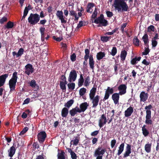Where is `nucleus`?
<instances>
[{
    "instance_id": "nucleus-37",
    "label": "nucleus",
    "mask_w": 159,
    "mask_h": 159,
    "mask_svg": "<svg viewBox=\"0 0 159 159\" xmlns=\"http://www.w3.org/2000/svg\"><path fill=\"white\" fill-rule=\"evenodd\" d=\"M60 86L61 89L62 90L63 92H66V86L63 83V81H60Z\"/></svg>"
},
{
    "instance_id": "nucleus-21",
    "label": "nucleus",
    "mask_w": 159,
    "mask_h": 159,
    "mask_svg": "<svg viewBox=\"0 0 159 159\" xmlns=\"http://www.w3.org/2000/svg\"><path fill=\"white\" fill-rule=\"evenodd\" d=\"M69 113L71 116H74L77 113H80L77 106L70 110Z\"/></svg>"
},
{
    "instance_id": "nucleus-31",
    "label": "nucleus",
    "mask_w": 159,
    "mask_h": 159,
    "mask_svg": "<svg viewBox=\"0 0 159 159\" xmlns=\"http://www.w3.org/2000/svg\"><path fill=\"white\" fill-rule=\"evenodd\" d=\"M85 55L84 57V61H87L88 58L90 57L89 53L90 50L88 49H86L85 50Z\"/></svg>"
},
{
    "instance_id": "nucleus-55",
    "label": "nucleus",
    "mask_w": 159,
    "mask_h": 159,
    "mask_svg": "<svg viewBox=\"0 0 159 159\" xmlns=\"http://www.w3.org/2000/svg\"><path fill=\"white\" fill-rule=\"evenodd\" d=\"M157 44V42L156 40L152 39V44L153 47H156Z\"/></svg>"
},
{
    "instance_id": "nucleus-36",
    "label": "nucleus",
    "mask_w": 159,
    "mask_h": 159,
    "mask_svg": "<svg viewBox=\"0 0 159 159\" xmlns=\"http://www.w3.org/2000/svg\"><path fill=\"white\" fill-rule=\"evenodd\" d=\"M134 44L136 46H139V45L140 40L137 37L135 36L133 40Z\"/></svg>"
},
{
    "instance_id": "nucleus-46",
    "label": "nucleus",
    "mask_w": 159,
    "mask_h": 159,
    "mask_svg": "<svg viewBox=\"0 0 159 159\" xmlns=\"http://www.w3.org/2000/svg\"><path fill=\"white\" fill-rule=\"evenodd\" d=\"M30 85L32 88H35L37 85L35 80H31L30 83Z\"/></svg>"
},
{
    "instance_id": "nucleus-19",
    "label": "nucleus",
    "mask_w": 159,
    "mask_h": 159,
    "mask_svg": "<svg viewBox=\"0 0 159 159\" xmlns=\"http://www.w3.org/2000/svg\"><path fill=\"white\" fill-rule=\"evenodd\" d=\"M8 76V74H5L0 76V87L4 85Z\"/></svg>"
},
{
    "instance_id": "nucleus-15",
    "label": "nucleus",
    "mask_w": 159,
    "mask_h": 159,
    "mask_svg": "<svg viewBox=\"0 0 159 159\" xmlns=\"http://www.w3.org/2000/svg\"><path fill=\"white\" fill-rule=\"evenodd\" d=\"M89 104L87 102H83L80 105V108L78 107V109L80 113L84 112L87 108Z\"/></svg>"
},
{
    "instance_id": "nucleus-54",
    "label": "nucleus",
    "mask_w": 159,
    "mask_h": 159,
    "mask_svg": "<svg viewBox=\"0 0 159 159\" xmlns=\"http://www.w3.org/2000/svg\"><path fill=\"white\" fill-rule=\"evenodd\" d=\"M116 140L115 139H113L111 142V148L114 147L116 143Z\"/></svg>"
},
{
    "instance_id": "nucleus-43",
    "label": "nucleus",
    "mask_w": 159,
    "mask_h": 159,
    "mask_svg": "<svg viewBox=\"0 0 159 159\" xmlns=\"http://www.w3.org/2000/svg\"><path fill=\"white\" fill-rule=\"evenodd\" d=\"M79 138L78 137H76L75 138L74 140H72L71 141V143L73 142V144L75 146L77 145L79 143Z\"/></svg>"
},
{
    "instance_id": "nucleus-44",
    "label": "nucleus",
    "mask_w": 159,
    "mask_h": 159,
    "mask_svg": "<svg viewBox=\"0 0 159 159\" xmlns=\"http://www.w3.org/2000/svg\"><path fill=\"white\" fill-rule=\"evenodd\" d=\"M90 77L89 76H87L85 78L84 81V85L85 86H89L90 83Z\"/></svg>"
},
{
    "instance_id": "nucleus-51",
    "label": "nucleus",
    "mask_w": 159,
    "mask_h": 159,
    "mask_svg": "<svg viewBox=\"0 0 159 159\" xmlns=\"http://www.w3.org/2000/svg\"><path fill=\"white\" fill-rule=\"evenodd\" d=\"M7 20V18L5 16L3 17L2 18L0 19V23L3 24L4 23L6 22Z\"/></svg>"
},
{
    "instance_id": "nucleus-17",
    "label": "nucleus",
    "mask_w": 159,
    "mask_h": 159,
    "mask_svg": "<svg viewBox=\"0 0 159 159\" xmlns=\"http://www.w3.org/2000/svg\"><path fill=\"white\" fill-rule=\"evenodd\" d=\"M120 94L119 93H115L112 94L111 98L115 104L118 103L120 98Z\"/></svg>"
},
{
    "instance_id": "nucleus-61",
    "label": "nucleus",
    "mask_w": 159,
    "mask_h": 159,
    "mask_svg": "<svg viewBox=\"0 0 159 159\" xmlns=\"http://www.w3.org/2000/svg\"><path fill=\"white\" fill-rule=\"evenodd\" d=\"M127 25V23H123L122 25L120 27V30H121V31L122 33L124 32V28H125Z\"/></svg>"
},
{
    "instance_id": "nucleus-25",
    "label": "nucleus",
    "mask_w": 159,
    "mask_h": 159,
    "mask_svg": "<svg viewBox=\"0 0 159 159\" xmlns=\"http://www.w3.org/2000/svg\"><path fill=\"white\" fill-rule=\"evenodd\" d=\"M142 39L144 42V45L147 47H148L149 39L148 35L145 34L142 37Z\"/></svg>"
},
{
    "instance_id": "nucleus-57",
    "label": "nucleus",
    "mask_w": 159,
    "mask_h": 159,
    "mask_svg": "<svg viewBox=\"0 0 159 159\" xmlns=\"http://www.w3.org/2000/svg\"><path fill=\"white\" fill-rule=\"evenodd\" d=\"M76 55L75 53H73L70 56V59L72 61H74L76 60Z\"/></svg>"
},
{
    "instance_id": "nucleus-23",
    "label": "nucleus",
    "mask_w": 159,
    "mask_h": 159,
    "mask_svg": "<svg viewBox=\"0 0 159 159\" xmlns=\"http://www.w3.org/2000/svg\"><path fill=\"white\" fill-rule=\"evenodd\" d=\"M89 65L90 68L93 70H94V67L95 61L93 60V55H90L89 58Z\"/></svg>"
},
{
    "instance_id": "nucleus-60",
    "label": "nucleus",
    "mask_w": 159,
    "mask_h": 159,
    "mask_svg": "<svg viewBox=\"0 0 159 159\" xmlns=\"http://www.w3.org/2000/svg\"><path fill=\"white\" fill-rule=\"evenodd\" d=\"M32 146L35 149H38L39 148V146L38 143L36 142L33 143Z\"/></svg>"
},
{
    "instance_id": "nucleus-52",
    "label": "nucleus",
    "mask_w": 159,
    "mask_h": 159,
    "mask_svg": "<svg viewBox=\"0 0 159 159\" xmlns=\"http://www.w3.org/2000/svg\"><path fill=\"white\" fill-rule=\"evenodd\" d=\"M84 82V80H81V79H79L78 80V85L79 87H80L82 86L83 85V83Z\"/></svg>"
},
{
    "instance_id": "nucleus-14",
    "label": "nucleus",
    "mask_w": 159,
    "mask_h": 159,
    "mask_svg": "<svg viewBox=\"0 0 159 159\" xmlns=\"http://www.w3.org/2000/svg\"><path fill=\"white\" fill-rule=\"evenodd\" d=\"M107 122V118L105 115L103 114L101 116L98 121V125L100 128L102 127L104 125L106 124Z\"/></svg>"
},
{
    "instance_id": "nucleus-35",
    "label": "nucleus",
    "mask_w": 159,
    "mask_h": 159,
    "mask_svg": "<svg viewBox=\"0 0 159 159\" xmlns=\"http://www.w3.org/2000/svg\"><path fill=\"white\" fill-rule=\"evenodd\" d=\"M151 144L148 143L145 146V150L147 153L150 152L151 150Z\"/></svg>"
},
{
    "instance_id": "nucleus-48",
    "label": "nucleus",
    "mask_w": 159,
    "mask_h": 159,
    "mask_svg": "<svg viewBox=\"0 0 159 159\" xmlns=\"http://www.w3.org/2000/svg\"><path fill=\"white\" fill-rule=\"evenodd\" d=\"M131 152V151H130V150H125V152L124 153L123 155V157L125 158L129 156Z\"/></svg>"
},
{
    "instance_id": "nucleus-39",
    "label": "nucleus",
    "mask_w": 159,
    "mask_h": 159,
    "mask_svg": "<svg viewBox=\"0 0 159 159\" xmlns=\"http://www.w3.org/2000/svg\"><path fill=\"white\" fill-rule=\"evenodd\" d=\"M87 89L84 88H81L79 90V94L80 96H84L86 92Z\"/></svg>"
},
{
    "instance_id": "nucleus-30",
    "label": "nucleus",
    "mask_w": 159,
    "mask_h": 159,
    "mask_svg": "<svg viewBox=\"0 0 159 159\" xmlns=\"http://www.w3.org/2000/svg\"><path fill=\"white\" fill-rule=\"evenodd\" d=\"M127 55V52L125 50H122L120 53V57L121 60L123 61L125 60L126 57Z\"/></svg>"
},
{
    "instance_id": "nucleus-34",
    "label": "nucleus",
    "mask_w": 159,
    "mask_h": 159,
    "mask_svg": "<svg viewBox=\"0 0 159 159\" xmlns=\"http://www.w3.org/2000/svg\"><path fill=\"white\" fill-rule=\"evenodd\" d=\"M97 89L96 88L93 87L90 91V93L89 94V98L95 96L96 92Z\"/></svg>"
},
{
    "instance_id": "nucleus-4",
    "label": "nucleus",
    "mask_w": 159,
    "mask_h": 159,
    "mask_svg": "<svg viewBox=\"0 0 159 159\" xmlns=\"http://www.w3.org/2000/svg\"><path fill=\"white\" fill-rule=\"evenodd\" d=\"M94 22L97 24H99L97 26L98 27H106L108 25L107 20L104 19V15L102 14H101L99 16L95 19Z\"/></svg>"
},
{
    "instance_id": "nucleus-47",
    "label": "nucleus",
    "mask_w": 159,
    "mask_h": 159,
    "mask_svg": "<svg viewBox=\"0 0 159 159\" xmlns=\"http://www.w3.org/2000/svg\"><path fill=\"white\" fill-rule=\"evenodd\" d=\"M98 14V9L97 8H95V9L94 10V11L93 13V14L91 16V18H93L95 19Z\"/></svg>"
},
{
    "instance_id": "nucleus-53",
    "label": "nucleus",
    "mask_w": 159,
    "mask_h": 159,
    "mask_svg": "<svg viewBox=\"0 0 159 159\" xmlns=\"http://www.w3.org/2000/svg\"><path fill=\"white\" fill-rule=\"evenodd\" d=\"M94 4L93 3L89 2L88 3L87 8L91 9L94 6Z\"/></svg>"
},
{
    "instance_id": "nucleus-28",
    "label": "nucleus",
    "mask_w": 159,
    "mask_h": 159,
    "mask_svg": "<svg viewBox=\"0 0 159 159\" xmlns=\"http://www.w3.org/2000/svg\"><path fill=\"white\" fill-rule=\"evenodd\" d=\"M65 152L63 150L61 151L60 153L58 152L57 154L58 159H67L65 157Z\"/></svg>"
},
{
    "instance_id": "nucleus-11",
    "label": "nucleus",
    "mask_w": 159,
    "mask_h": 159,
    "mask_svg": "<svg viewBox=\"0 0 159 159\" xmlns=\"http://www.w3.org/2000/svg\"><path fill=\"white\" fill-rule=\"evenodd\" d=\"M46 136L47 134L44 131H41L37 135L38 140L40 143H43L45 141Z\"/></svg>"
},
{
    "instance_id": "nucleus-24",
    "label": "nucleus",
    "mask_w": 159,
    "mask_h": 159,
    "mask_svg": "<svg viewBox=\"0 0 159 159\" xmlns=\"http://www.w3.org/2000/svg\"><path fill=\"white\" fill-rule=\"evenodd\" d=\"M69 113L68 109L64 107L62 108L61 111V116L62 117H66Z\"/></svg>"
},
{
    "instance_id": "nucleus-22",
    "label": "nucleus",
    "mask_w": 159,
    "mask_h": 159,
    "mask_svg": "<svg viewBox=\"0 0 159 159\" xmlns=\"http://www.w3.org/2000/svg\"><path fill=\"white\" fill-rule=\"evenodd\" d=\"M24 52V49L23 48H20L18 52L17 53L16 52H12V54L13 57H15L16 56V57H21V55L23 54Z\"/></svg>"
},
{
    "instance_id": "nucleus-45",
    "label": "nucleus",
    "mask_w": 159,
    "mask_h": 159,
    "mask_svg": "<svg viewBox=\"0 0 159 159\" xmlns=\"http://www.w3.org/2000/svg\"><path fill=\"white\" fill-rule=\"evenodd\" d=\"M144 49V51L142 53V54L143 55H146L148 54L150 52V50L148 46L147 47V48L145 47Z\"/></svg>"
},
{
    "instance_id": "nucleus-12",
    "label": "nucleus",
    "mask_w": 159,
    "mask_h": 159,
    "mask_svg": "<svg viewBox=\"0 0 159 159\" xmlns=\"http://www.w3.org/2000/svg\"><path fill=\"white\" fill-rule=\"evenodd\" d=\"M100 98V96L98 95H97L95 97L89 98L93 104L92 107H96L98 105Z\"/></svg>"
},
{
    "instance_id": "nucleus-56",
    "label": "nucleus",
    "mask_w": 159,
    "mask_h": 159,
    "mask_svg": "<svg viewBox=\"0 0 159 159\" xmlns=\"http://www.w3.org/2000/svg\"><path fill=\"white\" fill-rule=\"evenodd\" d=\"M119 66V64H116L114 66V67L115 71V74L117 75L118 74V66Z\"/></svg>"
},
{
    "instance_id": "nucleus-38",
    "label": "nucleus",
    "mask_w": 159,
    "mask_h": 159,
    "mask_svg": "<svg viewBox=\"0 0 159 159\" xmlns=\"http://www.w3.org/2000/svg\"><path fill=\"white\" fill-rule=\"evenodd\" d=\"M141 58V57H136L131 60V63L132 65H134L136 63L137 61H139L140 60Z\"/></svg>"
},
{
    "instance_id": "nucleus-32",
    "label": "nucleus",
    "mask_w": 159,
    "mask_h": 159,
    "mask_svg": "<svg viewBox=\"0 0 159 159\" xmlns=\"http://www.w3.org/2000/svg\"><path fill=\"white\" fill-rule=\"evenodd\" d=\"M74 102V100L73 99H70L66 103H65L64 106L65 107L69 109L71 106Z\"/></svg>"
},
{
    "instance_id": "nucleus-33",
    "label": "nucleus",
    "mask_w": 159,
    "mask_h": 159,
    "mask_svg": "<svg viewBox=\"0 0 159 159\" xmlns=\"http://www.w3.org/2000/svg\"><path fill=\"white\" fill-rule=\"evenodd\" d=\"M124 143H122L119 146V150L118 151L117 155H120L123 152L124 149Z\"/></svg>"
},
{
    "instance_id": "nucleus-29",
    "label": "nucleus",
    "mask_w": 159,
    "mask_h": 159,
    "mask_svg": "<svg viewBox=\"0 0 159 159\" xmlns=\"http://www.w3.org/2000/svg\"><path fill=\"white\" fill-rule=\"evenodd\" d=\"M105 54L104 52H100L97 53L96 55L97 58L98 60H100L105 57Z\"/></svg>"
},
{
    "instance_id": "nucleus-20",
    "label": "nucleus",
    "mask_w": 159,
    "mask_h": 159,
    "mask_svg": "<svg viewBox=\"0 0 159 159\" xmlns=\"http://www.w3.org/2000/svg\"><path fill=\"white\" fill-rule=\"evenodd\" d=\"M16 145H15V143H13V146L11 147L10 149L8 150L9 152L8 156L11 157H12L15 153L16 152Z\"/></svg>"
},
{
    "instance_id": "nucleus-18",
    "label": "nucleus",
    "mask_w": 159,
    "mask_h": 159,
    "mask_svg": "<svg viewBox=\"0 0 159 159\" xmlns=\"http://www.w3.org/2000/svg\"><path fill=\"white\" fill-rule=\"evenodd\" d=\"M134 111L133 108L130 106L125 111V116L126 117H129L131 116Z\"/></svg>"
},
{
    "instance_id": "nucleus-64",
    "label": "nucleus",
    "mask_w": 159,
    "mask_h": 159,
    "mask_svg": "<svg viewBox=\"0 0 159 159\" xmlns=\"http://www.w3.org/2000/svg\"><path fill=\"white\" fill-rule=\"evenodd\" d=\"M99 133V130H96L91 133V135L92 136H96Z\"/></svg>"
},
{
    "instance_id": "nucleus-62",
    "label": "nucleus",
    "mask_w": 159,
    "mask_h": 159,
    "mask_svg": "<svg viewBox=\"0 0 159 159\" xmlns=\"http://www.w3.org/2000/svg\"><path fill=\"white\" fill-rule=\"evenodd\" d=\"M142 63V64H143L146 66H148L150 64V61H149V62H148L147 61V60L146 59H144Z\"/></svg>"
},
{
    "instance_id": "nucleus-59",
    "label": "nucleus",
    "mask_w": 159,
    "mask_h": 159,
    "mask_svg": "<svg viewBox=\"0 0 159 159\" xmlns=\"http://www.w3.org/2000/svg\"><path fill=\"white\" fill-rule=\"evenodd\" d=\"M71 158L72 159H77V156L74 152H72L70 154Z\"/></svg>"
},
{
    "instance_id": "nucleus-10",
    "label": "nucleus",
    "mask_w": 159,
    "mask_h": 159,
    "mask_svg": "<svg viewBox=\"0 0 159 159\" xmlns=\"http://www.w3.org/2000/svg\"><path fill=\"white\" fill-rule=\"evenodd\" d=\"M56 15L59 20H61L62 23L65 24L66 23V19H65V17L64 16L63 12L61 11H57Z\"/></svg>"
},
{
    "instance_id": "nucleus-3",
    "label": "nucleus",
    "mask_w": 159,
    "mask_h": 159,
    "mask_svg": "<svg viewBox=\"0 0 159 159\" xmlns=\"http://www.w3.org/2000/svg\"><path fill=\"white\" fill-rule=\"evenodd\" d=\"M152 108V107L151 104L146 106L145 108V109L146 110L145 123L147 125H151L153 123L151 119V109Z\"/></svg>"
},
{
    "instance_id": "nucleus-2",
    "label": "nucleus",
    "mask_w": 159,
    "mask_h": 159,
    "mask_svg": "<svg viewBox=\"0 0 159 159\" xmlns=\"http://www.w3.org/2000/svg\"><path fill=\"white\" fill-rule=\"evenodd\" d=\"M17 73L15 71L13 72L11 79L9 81V85L10 89V92L16 90V86L17 82L18 76Z\"/></svg>"
},
{
    "instance_id": "nucleus-50",
    "label": "nucleus",
    "mask_w": 159,
    "mask_h": 159,
    "mask_svg": "<svg viewBox=\"0 0 159 159\" xmlns=\"http://www.w3.org/2000/svg\"><path fill=\"white\" fill-rule=\"evenodd\" d=\"M28 130V127H25L21 131L20 134V135H21L25 134Z\"/></svg>"
},
{
    "instance_id": "nucleus-7",
    "label": "nucleus",
    "mask_w": 159,
    "mask_h": 159,
    "mask_svg": "<svg viewBox=\"0 0 159 159\" xmlns=\"http://www.w3.org/2000/svg\"><path fill=\"white\" fill-rule=\"evenodd\" d=\"M76 71L75 70H72L70 72L68 78V80L70 82L75 81L77 78Z\"/></svg>"
},
{
    "instance_id": "nucleus-13",
    "label": "nucleus",
    "mask_w": 159,
    "mask_h": 159,
    "mask_svg": "<svg viewBox=\"0 0 159 159\" xmlns=\"http://www.w3.org/2000/svg\"><path fill=\"white\" fill-rule=\"evenodd\" d=\"M127 86L125 84H121L118 87V89L119 91V93L120 95L125 94L126 93Z\"/></svg>"
},
{
    "instance_id": "nucleus-1",
    "label": "nucleus",
    "mask_w": 159,
    "mask_h": 159,
    "mask_svg": "<svg viewBox=\"0 0 159 159\" xmlns=\"http://www.w3.org/2000/svg\"><path fill=\"white\" fill-rule=\"evenodd\" d=\"M114 6L118 11H127L129 7L126 2L124 1H114Z\"/></svg>"
},
{
    "instance_id": "nucleus-26",
    "label": "nucleus",
    "mask_w": 159,
    "mask_h": 159,
    "mask_svg": "<svg viewBox=\"0 0 159 159\" xmlns=\"http://www.w3.org/2000/svg\"><path fill=\"white\" fill-rule=\"evenodd\" d=\"M146 125H144L142 127V133L143 135L145 137L148 136L149 134V131L146 128Z\"/></svg>"
},
{
    "instance_id": "nucleus-27",
    "label": "nucleus",
    "mask_w": 159,
    "mask_h": 159,
    "mask_svg": "<svg viewBox=\"0 0 159 159\" xmlns=\"http://www.w3.org/2000/svg\"><path fill=\"white\" fill-rule=\"evenodd\" d=\"M14 26V23L9 21H8L7 24L4 26V28L5 29H9L13 28Z\"/></svg>"
},
{
    "instance_id": "nucleus-8",
    "label": "nucleus",
    "mask_w": 159,
    "mask_h": 159,
    "mask_svg": "<svg viewBox=\"0 0 159 159\" xmlns=\"http://www.w3.org/2000/svg\"><path fill=\"white\" fill-rule=\"evenodd\" d=\"M25 73L28 75H29L30 73H33L34 71V69L33 66L30 64H27L25 67Z\"/></svg>"
},
{
    "instance_id": "nucleus-9",
    "label": "nucleus",
    "mask_w": 159,
    "mask_h": 159,
    "mask_svg": "<svg viewBox=\"0 0 159 159\" xmlns=\"http://www.w3.org/2000/svg\"><path fill=\"white\" fill-rule=\"evenodd\" d=\"M113 93V88H110L109 87H108L105 91L104 97L103 99V101L104 102L107 99L109 98L110 95L112 94Z\"/></svg>"
},
{
    "instance_id": "nucleus-42",
    "label": "nucleus",
    "mask_w": 159,
    "mask_h": 159,
    "mask_svg": "<svg viewBox=\"0 0 159 159\" xmlns=\"http://www.w3.org/2000/svg\"><path fill=\"white\" fill-rule=\"evenodd\" d=\"M111 37L108 36H101V40L103 42H106L109 40Z\"/></svg>"
},
{
    "instance_id": "nucleus-41",
    "label": "nucleus",
    "mask_w": 159,
    "mask_h": 159,
    "mask_svg": "<svg viewBox=\"0 0 159 159\" xmlns=\"http://www.w3.org/2000/svg\"><path fill=\"white\" fill-rule=\"evenodd\" d=\"M67 86L69 89L73 90L75 88V84L73 82L68 83L67 84Z\"/></svg>"
},
{
    "instance_id": "nucleus-49",
    "label": "nucleus",
    "mask_w": 159,
    "mask_h": 159,
    "mask_svg": "<svg viewBox=\"0 0 159 159\" xmlns=\"http://www.w3.org/2000/svg\"><path fill=\"white\" fill-rule=\"evenodd\" d=\"M155 27L153 25H151L148 26V32H150L151 31L154 32L155 31Z\"/></svg>"
},
{
    "instance_id": "nucleus-6",
    "label": "nucleus",
    "mask_w": 159,
    "mask_h": 159,
    "mask_svg": "<svg viewBox=\"0 0 159 159\" xmlns=\"http://www.w3.org/2000/svg\"><path fill=\"white\" fill-rule=\"evenodd\" d=\"M102 147H98L94 151V156L97 157L96 159H102V155L106 151L105 149H102Z\"/></svg>"
},
{
    "instance_id": "nucleus-5",
    "label": "nucleus",
    "mask_w": 159,
    "mask_h": 159,
    "mask_svg": "<svg viewBox=\"0 0 159 159\" xmlns=\"http://www.w3.org/2000/svg\"><path fill=\"white\" fill-rule=\"evenodd\" d=\"M28 22L30 25H34L37 24L40 20V16L37 13H31L28 19Z\"/></svg>"
},
{
    "instance_id": "nucleus-40",
    "label": "nucleus",
    "mask_w": 159,
    "mask_h": 159,
    "mask_svg": "<svg viewBox=\"0 0 159 159\" xmlns=\"http://www.w3.org/2000/svg\"><path fill=\"white\" fill-rule=\"evenodd\" d=\"M117 52V50L116 47H113L110 54L112 56H114L116 54Z\"/></svg>"
},
{
    "instance_id": "nucleus-63",
    "label": "nucleus",
    "mask_w": 159,
    "mask_h": 159,
    "mask_svg": "<svg viewBox=\"0 0 159 159\" xmlns=\"http://www.w3.org/2000/svg\"><path fill=\"white\" fill-rule=\"evenodd\" d=\"M47 22V20L45 19H44L43 20H41L40 21L39 23L38 24L44 25Z\"/></svg>"
},
{
    "instance_id": "nucleus-16",
    "label": "nucleus",
    "mask_w": 159,
    "mask_h": 159,
    "mask_svg": "<svg viewBox=\"0 0 159 159\" xmlns=\"http://www.w3.org/2000/svg\"><path fill=\"white\" fill-rule=\"evenodd\" d=\"M148 94L147 93H145L144 91L141 92L139 95L140 101L145 102L148 99Z\"/></svg>"
},
{
    "instance_id": "nucleus-58",
    "label": "nucleus",
    "mask_w": 159,
    "mask_h": 159,
    "mask_svg": "<svg viewBox=\"0 0 159 159\" xmlns=\"http://www.w3.org/2000/svg\"><path fill=\"white\" fill-rule=\"evenodd\" d=\"M106 13L107 15V16L108 17H112L113 15L112 12L108 11H107Z\"/></svg>"
}]
</instances>
